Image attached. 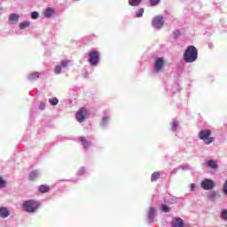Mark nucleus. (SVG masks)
Returning a JSON list of instances; mask_svg holds the SVG:
<instances>
[{"instance_id": "obj_26", "label": "nucleus", "mask_w": 227, "mask_h": 227, "mask_svg": "<svg viewBox=\"0 0 227 227\" xmlns=\"http://www.w3.org/2000/svg\"><path fill=\"white\" fill-rule=\"evenodd\" d=\"M60 67L61 68H67L68 67V60H62Z\"/></svg>"}, {"instance_id": "obj_9", "label": "nucleus", "mask_w": 227, "mask_h": 227, "mask_svg": "<svg viewBox=\"0 0 227 227\" xmlns=\"http://www.w3.org/2000/svg\"><path fill=\"white\" fill-rule=\"evenodd\" d=\"M6 217H10V209L0 207V219H6Z\"/></svg>"}, {"instance_id": "obj_5", "label": "nucleus", "mask_w": 227, "mask_h": 227, "mask_svg": "<svg viewBox=\"0 0 227 227\" xmlns=\"http://www.w3.org/2000/svg\"><path fill=\"white\" fill-rule=\"evenodd\" d=\"M204 191H212V188L215 186V183L211 179H204L200 184Z\"/></svg>"}, {"instance_id": "obj_18", "label": "nucleus", "mask_w": 227, "mask_h": 227, "mask_svg": "<svg viewBox=\"0 0 227 227\" xmlns=\"http://www.w3.org/2000/svg\"><path fill=\"white\" fill-rule=\"evenodd\" d=\"M29 26H31L29 21H23L20 23V29H26V27H29Z\"/></svg>"}, {"instance_id": "obj_29", "label": "nucleus", "mask_w": 227, "mask_h": 227, "mask_svg": "<svg viewBox=\"0 0 227 227\" xmlns=\"http://www.w3.org/2000/svg\"><path fill=\"white\" fill-rule=\"evenodd\" d=\"M63 67H61L60 66H56L55 69H54V72L55 74H61V69Z\"/></svg>"}, {"instance_id": "obj_6", "label": "nucleus", "mask_w": 227, "mask_h": 227, "mask_svg": "<svg viewBox=\"0 0 227 227\" xmlns=\"http://www.w3.org/2000/svg\"><path fill=\"white\" fill-rule=\"evenodd\" d=\"M164 67H166V60L162 58H158L154 62V68L156 72H162L164 70Z\"/></svg>"}, {"instance_id": "obj_2", "label": "nucleus", "mask_w": 227, "mask_h": 227, "mask_svg": "<svg viewBox=\"0 0 227 227\" xmlns=\"http://www.w3.org/2000/svg\"><path fill=\"white\" fill-rule=\"evenodd\" d=\"M40 207V203L34 200H27L23 203V208L25 212H28L29 214H33L38 210Z\"/></svg>"}, {"instance_id": "obj_33", "label": "nucleus", "mask_w": 227, "mask_h": 227, "mask_svg": "<svg viewBox=\"0 0 227 227\" xmlns=\"http://www.w3.org/2000/svg\"><path fill=\"white\" fill-rule=\"evenodd\" d=\"M39 109H41V111H43V109H45V103L41 102V103L39 104Z\"/></svg>"}, {"instance_id": "obj_4", "label": "nucleus", "mask_w": 227, "mask_h": 227, "mask_svg": "<svg viewBox=\"0 0 227 227\" xmlns=\"http://www.w3.org/2000/svg\"><path fill=\"white\" fill-rule=\"evenodd\" d=\"M98 61H100V53L98 51H90L89 53V63L92 67L98 65Z\"/></svg>"}, {"instance_id": "obj_28", "label": "nucleus", "mask_w": 227, "mask_h": 227, "mask_svg": "<svg viewBox=\"0 0 227 227\" xmlns=\"http://www.w3.org/2000/svg\"><path fill=\"white\" fill-rule=\"evenodd\" d=\"M143 13H145V9H139L138 12H137V17H143Z\"/></svg>"}, {"instance_id": "obj_17", "label": "nucleus", "mask_w": 227, "mask_h": 227, "mask_svg": "<svg viewBox=\"0 0 227 227\" xmlns=\"http://www.w3.org/2000/svg\"><path fill=\"white\" fill-rule=\"evenodd\" d=\"M159 178H160V173L154 172L151 176V182H157Z\"/></svg>"}, {"instance_id": "obj_25", "label": "nucleus", "mask_w": 227, "mask_h": 227, "mask_svg": "<svg viewBox=\"0 0 227 227\" xmlns=\"http://www.w3.org/2000/svg\"><path fill=\"white\" fill-rule=\"evenodd\" d=\"M161 210H162V212H165V213L169 212V210H170L169 206L164 204V205L161 207Z\"/></svg>"}, {"instance_id": "obj_16", "label": "nucleus", "mask_w": 227, "mask_h": 227, "mask_svg": "<svg viewBox=\"0 0 227 227\" xmlns=\"http://www.w3.org/2000/svg\"><path fill=\"white\" fill-rule=\"evenodd\" d=\"M153 217H155V207H151L148 213L149 221H153Z\"/></svg>"}, {"instance_id": "obj_31", "label": "nucleus", "mask_w": 227, "mask_h": 227, "mask_svg": "<svg viewBox=\"0 0 227 227\" xmlns=\"http://www.w3.org/2000/svg\"><path fill=\"white\" fill-rule=\"evenodd\" d=\"M215 196H216L215 192H211L208 194L209 200H214V198H215Z\"/></svg>"}, {"instance_id": "obj_20", "label": "nucleus", "mask_w": 227, "mask_h": 227, "mask_svg": "<svg viewBox=\"0 0 227 227\" xmlns=\"http://www.w3.org/2000/svg\"><path fill=\"white\" fill-rule=\"evenodd\" d=\"M129 4L130 6H139V4H141V0H129Z\"/></svg>"}, {"instance_id": "obj_15", "label": "nucleus", "mask_w": 227, "mask_h": 227, "mask_svg": "<svg viewBox=\"0 0 227 227\" xmlns=\"http://www.w3.org/2000/svg\"><path fill=\"white\" fill-rule=\"evenodd\" d=\"M207 167H208V168H211L212 169H217L218 165H217V163L215 162V160H209L207 161Z\"/></svg>"}, {"instance_id": "obj_12", "label": "nucleus", "mask_w": 227, "mask_h": 227, "mask_svg": "<svg viewBox=\"0 0 227 227\" xmlns=\"http://www.w3.org/2000/svg\"><path fill=\"white\" fill-rule=\"evenodd\" d=\"M80 141H82V145L83 148H90V146H91V142H89L88 140H86L85 137H81Z\"/></svg>"}, {"instance_id": "obj_14", "label": "nucleus", "mask_w": 227, "mask_h": 227, "mask_svg": "<svg viewBox=\"0 0 227 227\" xmlns=\"http://www.w3.org/2000/svg\"><path fill=\"white\" fill-rule=\"evenodd\" d=\"M51 15H54V9L52 8L46 9L44 12V16L46 17V19H51Z\"/></svg>"}, {"instance_id": "obj_34", "label": "nucleus", "mask_w": 227, "mask_h": 227, "mask_svg": "<svg viewBox=\"0 0 227 227\" xmlns=\"http://www.w3.org/2000/svg\"><path fill=\"white\" fill-rule=\"evenodd\" d=\"M223 192H224V194H227V180L223 185Z\"/></svg>"}, {"instance_id": "obj_13", "label": "nucleus", "mask_w": 227, "mask_h": 227, "mask_svg": "<svg viewBox=\"0 0 227 227\" xmlns=\"http://www.w3.org/2000/svg\"><path fill=\"white\" fill-rule=\"evenodd\" d=\"M38 191L39 192H42V193L49 192V191H51V187H49L48 185L43 184L39 186Z\"/></svg>"}, {"instance_id": "obj_19", "label": "nucleus", "mask_w": 227, "mask_h": 227, "mask_svg": "<svg viewBox=\"0 0 227 227\" xmlns=\"http://www.w3.org/2000/svg\"><path fill=\"white\" fill-rule=\"evenodd\" d=\"M38 175H39L38 171H36V170L32 171L30 173V176H29L30 180L35 181V179L38 178Z\"/></svg>"}, {"instance_id": "obj_32", "label": "nucleus", "mask_w": 227, "mask_h": 227, "mask_svg": "<svg viewBox=\"0 0 227 227\" xmlns=\"http://www.w3.org/2000/svg\"><path fill=\"white\" fill-rule=\"evenodd\" d=\"M177 127H178V123L174 121L172 123V130H174V132H175V130H176Z\"/></svg>"}, {"instance_id": "obj_3", "label": "nucleus", "mask_w": 227, "mask_h": 227, "mask_svg": "<svg viewBox=\"0 0 227 227\" xmlns=\"http://www.w3.org/2000/svg\"><path fill=\"white\" fill-rule=\"evenodd\" d=\"M210 136H212V131L210 129H203L199 133V138L201 139V141H204L205 145L214 143L215 138Z\"/></svg>"}, {"instance_id": "obj_30", "label": "nucleus", "mask_w": 227, "mask_h": 227, "mask_svg": "<svg viewBox=\"0 0 227 227\" xmlns=\"http://www.w3.org/2000/svg\"><path fill=\"white\" fill-rule=\"evenodd\" d=\"M38 17H39L38 12H33L31 13V19L36 20V19H38Z\"/></svg>"}, {"instance_id": "obj_27", "label": "nucleus", "mask_w": 227, "mask_h": 227, "mask_svg": "<svg viewBox=\"0 0 227 227\" xmlns=\"http://www.w3.org/2000/svg\"><path fill=\"white\" fill-rule=\"evenodd\" d=\"M151 6H157L158 3H160V0H149Z\"/></svg>"}, {"instance_id": "obj_11", "label": "nucleus", "mask_w": 227, "mask_h": 227, "mask_svg": "<svg viewBox=\"0 0 227 227\" xmlns=\"http://www.w3.org/2000/svg\"><path fill=\"white\" fill-rule=\"evenodd\" d=\"M9 21L11 24H17V22H19V15L17 13L11 14L9 17Z\"/></svg>"}, {"instance_id": "obj_10", "label": "nucleus", "mask_w": 227, "mask_h": 227, "mask_svg": "<svg viewBox=\"0 0 227 227\" xmlns=\"http://www.w3.org/2000/svg\"><path fill=\"white\" fill-rule=\"evenodd\" d=\"M172 227H184V220L182 218H174L171 223Z\"/></svg>"}, {"instance_id": "obj_8", "label": "nucleus", "mask_w": 227, "mask_h": 227, "mask_svg": "<svg viewBox=\"0 0 227 227\" xmlns=\"http://www.w3.org/2000/svg\"><path fill=\"white\" fill-rule=\"evenodd\" d=\"M152 24L153 27L160 29V27L164 26V19L162 18V16H155Z\"/></svg>"}, {"instance_id": "obj_23", "label": "nucleus", "mask_w": 227, "mask_h": 227, "mask_svg": "<svg viewBox=\"0 0 227 227\" xmlns=\"http://www.w3.org/2000/svg\"><path fill=\"white\" fill-rule=\"evenodd\" d=\"M6 187V180L3 179V176H0V189Z\"/></svg>"}, {"instance_id": "obj_35", "label": "nucleus", "mask_w": 227, "mask_h": 227, "mask_svg": "<svg viewBox=\"0 0 227 227\" xmlns=\"http://www.w3.org/2000/svg\"><path fill=\"white\" fill-rule=\"evenodd\" d=\"M190 187H191V191H194V189H196V184H191Z\"/></svg>"}, {"instance_id": "obj_22", "label": "nucleus", "mask_w": 227, "mask_h": 227, "mask_svg": "<svg viewBox=\"0 0 227 227\" xmlns=\"http://www.w3.org/2000/svg\"><path fill=\"white\" fill-rule=\"evenodd\" d=\"M49 102L51 106H58V98H51L49 99Z\"/></svg>"}, {"instance_id": "obj_36", "label": "nucleus", "mask_w": 227, "mask_h": 227, "mask_svg": "<svg viewBox=\"0 0 227 227\" xmlns=\"http://www.w3.org/2000/svg\"><path fill=\"white\" fill-rule=\"evenodd\" d=\"M178 36H180V31L179 30L176 31L175 38H178Z\"/></svg>"}, {"instance_id": "obj_21", "label": "nucleus", "mask_w": 227, "mask_h": 227, "mask_svg": "<svg viewBox=\"0 0 227 227\" xmlns=\"http://www.w3.org/2000/svg\"><path fill=\"white\" fill-rule=\"evenodd\" d=\"M38 77H40V73H32L29 75L31 81H35V79H38Z\"/></svg>"}, {"instance_id": "obj_1", "label": "nucleus", "mask_w": 227, "mask_h": 227, "mask_svg": "<svg viewBox=\"0 0 227 227\" xmlns=\"http://www.w3.org/2000/svg\"><path fill=\"white\" fill-rule=\"evenodd\" d=\"M184 59L185 63H194L198 59V49L192 45L188 46L184 53Z\"/></svg>"}, {"instance_id": "obj_24", "label": "nucleus", "mask_w": 227, "mask_h": 227, "mask_svg": "<svg viewBox=\"0 0 227 227\" xmlns=\"http://www.w3.org/2000/svg\"><path fill=\"white\" fill-rule=\"evenodd\" d=\"M221 217L224 221H227V209H223L222 210Z\"/></svg>"}, {"instance_id": "obj_37", "label": "nucleus", "mask_w": 227, "mask_h": 227, "mask_svg": "<svg viewBox=\"0 0 227 227\" xmlns=\"http://www.w3.org/2000/svg\"><path fill=\"white\" fill-rule=\"evenodd\" d=\"M102 120H103V121H107V120H109V118L108 117H103Z\"/></svg>"}, {"instance_id": "obj_7", "label": "nucleus", "mask_w": 227, "mask_h": 227, "mask_svg": "<svg viewBox=\"0 0 227 227\" xmlns=\"http://www.w3.org/2000/svg\"><path fill=\"white\" fill-rule=\"evenodd\" d=\"M86 114H88V110L86 108L82 107L79 109V111L76 113V120L79 121V123H82L84 120H86Z\"/></svg>"}]
</instances>
